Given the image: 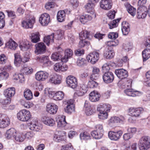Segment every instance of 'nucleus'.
<instances>
[{"label":"nucleus","mask_w":150,"mask_h":150,"mask_svg":"<svg viewBox=\"0 0 150 150\" xmlns=\"http://www.w3.org/2000/svg\"><path fill=\"white\" fill-rule=\"evenodd\" d=\"M57 121V126L59 127H64L67 124L66 121L65 116L64 115H59Z\"/></svg>","instance_id":"obj_27"},{"label":"nucleus","mask_w":150,"mask_h":150,"mask_svg":"<svg viewBox=\"0 0 150 150\" xmlns=\"http://www.w3.org/2000/svg\"><path fill=\"white\" fill-rule=\"evenodd\" d=\"M88 87L87 85L85 84H81L79 86L77 89L74 93V95H77L79 96H83L86 93L88 90Z\"/></svg>","instance_id":"obj_8"},{"label":"nucleus","mask_w":150,"mask_h":150,"mask_svg":"<svg viewBox=\"0 0 150 150\" xmlns=\"http://www.w3.org/2000/svg\"><path fill=\"white\" fill-rule=\"evenodd\" d=\"M73 103V100L71 99L67 101V105L65 108L64 110L68 114H71L74 111V106Z\"/></svg>","instance_id":"obj_19"},{"label":"nucleus","mask_w":150,"mask_h":150,"mask_svg":"<svg viewBox=\"0 0 150 150\" xmlns=\"http://www.w3.org/2000/svg\"><path fill=\"white\" fill-rule=\"evenodd\" d=\"M127 11L132 16H134L135 15L136 9L133 7L130 6L127 8Z\"/></svg>","instance_id":"obj_59"},{"label":"nucleus","mask_w":150,"mask_h":150,"mask_svg":"<svg viewBox=\"0 0 150 150\" xmlns=\"http://www.w3.org/2000/svg\"><path fill=\"white\" fill-rule=\"evenodd\" d=\"M30 56L29 52H25L23 57L22 59V61L24 63L28 61L30 59Z\"/></svg>","instance_id":"obj_60"},{"label":"nucleus","mask_w":150,"mask_h":150,"mask_svg":"<svg viewBox=\"0 0 150 150\" xmlns=\"http://www.w3.org/2000/svg\"><path fill=\"white\" fill-rule=\"evenodd\" d=\"M30 37L31 41L33 43H36L40 41V35L38 32L32 33Z\"/></svg>","instance_id":"obj_43"},{"label":"nucleus","mask_w":150,"mask_h":150,"mask_svg":"<svg viewBox=\"0 0 150 150\" xmlns=\"http://www.w3.org/2000/svg\"><path fill=\"white\" fill-rule=\"evenodd\" d=\"M42 128V125H38L37 122L34 123V122H32L30 123V129L32 130L38 131Z\"/></svg>","instance_id":"obj_41"},{"label":"nucleus","mask_w":150,"mask_h":150,"mask_svg":"<svg viewBox=\"0 0 150 150\" xmlns=\"http://www.w3.org/2000/svg\"><path fill=\"white\" fill-rule=\"evenodd\" d=\"M48 74L46 71H40L35 74L36 79L38 81H44L48 77Z\"/></svg>","instance_id":"obj_17"},{"label":"nucleus","mask_w":150,"mask_h":150,"mask_svg":"<svg viewBox=\"0 0 150 150\" xmlns=\"http://www.w3.org/2000/svg\"><path fill=\"white\" fill-rule=\"evenodd\" d=\"M147 13H148L147 9L146 6L140 7L137 9V18L138 19L144 18L146 17Z\"/></svg>","instance_id":"obj_7"},{"label":"nucleus","mask_w":150,"mask_h":150,"mask_svg":"<svg viewBox=\"0 0 150 150\" xmlns=\"http://www.w3.org/2000/svg\"><path fill=\"white\" fill-rule=\"evenodd\" d=\"M73 55L72 50L71 49H67L65 51V55L62 57V62H66L68 59L71 57Z\"/></svg>","instance_id":"obj_32"},{"label":"nucleus","mask_w":150,"mask_h":150,"mask_svg":"<svg viewBox=\"0 0 150 150\" xmlns=\"http://www.w3.org/2000/svg\"><path fill=\"white\" fill-rule=\"evenodd\" d=\"M39 61L43 63L45 66H50L51 64V62L50 61L49 57L47 56L43 55L40 57Z\"/></svg>","instance_id":"obj_33"},{"label":"nucleus","mask_w":150,"mask_h":150,"mask_svg":"<svg viewBox=\"0 0 150 150\" xmlns=\"http://www.w3.org/2000/svg\"><path fill=\"white\" fill-rule=\"evenodd\" d=\"M35 21V18L33 17H28L22 22V26L25 28H33Z\"/></svg>","instance_id":"obj_4"},{"label":"nucleus","mask_w":150,"mask_h":150,"mask_svg":"<svg viewBox=\"0 0 150 150\" xmlns=\"http://www.w3.org/2000/svg\"><path fill=\"white\" fill-rule=\"evenodd\" d=\"M92 19V17L88 14L82 15L81 16L80 18V21L83 24L88 21L91 20Z\"/></svg>","instance_id":"obj_47"},{"label":"nucleus","mask_w":150,"mask_h":150,"mask_svg":"<svg viewBox=\"0 0 150 150\" xmlns=\"http://www.w3.org/2000/svg\"><path fill=\"white\" fill-rule=\"evenodd\" d=\"M124 92L127 96L132 97L139 96L143 94L142 92L132 88L126 89L125 90Z\"/></svg>","instance_id":"obj_18"},{"label":"nucleus","mask_w":150,"mask_h":150,"mask_svg":"<svg viewBox=\"0 0 150 150\" xmlns=\"http://www.w3.org/2000/svg\"><path fill=\"white\" fill-rule=\"evenodd\" d=\"M122 133V131L121 130L116 132L110 131L109 132L108 136L111 140L116 141L120 139Z\"/></svg>","instance_id":"obj_9"},{"label":"nucleus","mask_w":150,"mask_h":150,"mask_svg":"<svg viewBox=\"0 0 150 150\" xmlns=\"http://www.w3.org/2000/svg\"><path fill=\"white\" fill-rule=\"evenodd\" d=\"M143 61L147 60L150 57V49H146L144 50L142 52Z\"/></svg>","instance_id":"obj_48"},{"label":"nucleus","mask_w":150,"mask_h":150,"mask_svg":"<svg viewBox=\"0 0 150 150\" xmlns=\"http://www.w3.org/2000/svg\"><path fill=\"white\" fill-rule=\"evenodd\" d=\"M16 131L13 128H11L7 130L5 134L6 138L9 139L12 137H14L16 134Z\"/></svg>","instance_id":"obj_36"},{"label":"nucleus","mask_w":150,"mask_h":150,"mask_svg":"<svg viewBox=\"0 0 150 150\" xmlns=\"http://www.w3.org/2000/svg\"><path fill=\"white\" fill-rule=\"evenodd\" d=\"M140 150H147L150 148V137L148 136L142 137L139 141Z\"/></svg>","instance_id":"obj_1"},{"label":"nucleus","mask_w":150,"mask_h":150,"mask_svg":"<svg viewBox=\"0 0 150 150\" xmlns=\"http://www.w3.org/2000/svg\"><path fill=\"white\" fill-rule=\"evenodd\" d=\"M124 119V117L122 116H120L119 117H111L109 120V122L112 123L120 122H123Z\"/></svg>","instance_id":"obj_44"},{"label":"nucleus","mask_w":150,"mask_h":150,"mask_svg":"<svg viewBox=\"0 0 150 150\" xmlns=\"http://www.w3.org/2000/svg\"><path fill=\"white\" fill-rule=\"evenodd\" d=\"M10 124L9 118L5 115L0 114V128H4Z\"/></svg>","instance_id":"obj_10"},{"label":"nucleus","mask_w":150,"mask_h":150,"mask_svg":"<svg viewBox=\"0 0 150 150\" xmlns=\"http://www.w3.org/2000/svg\"><path fill=\"white\" fill-rule=\"evenodd\" d=\"M108 114L107 112L99 113L98 115V117L101 119L104 120L107 118Z\"/></svg>","instance_id":"obj_61"},{"label":"nucleus","mask_w":150,"mask_h":150,"mask_svg":"<svg viewBox=\"0 0 150 150\" xmlns=\"http://www.w3.org/2000/svg\"><path fill=\"white\" fill-rule=\"evenodd\" d=\"M115 73L117 76L120 79H125L128 76L127 71L123 69H116Z\"/></svg>","instance_id":"obj_14"},{"label":"nucleus","mask_w":150,"mask_h":150,"mask_svg":"<svg viewBox=\"0 0 150 150\" xmlns=\"http://www.w3.org/2000/svg\"><path fill=\"white\" fill-rule=\"evenodd\" d=\"M84 110L87 115H90L95 112L94 110L90 105L89 104L85 102L84 105Z\"/></svg>","instance_id":"obj_37"},{"label":"nucleus","mask_w":150,"mask_h":150,"mask_svg":"<svg viewBox=\"0 0 150 150\" xmlns=\"http://www.w3.org/2000/svg\"><path fill=\"white\" fill-rule=\"evenodd\" d=\"M32 46L30 42H25L23 45H20L19 47L21 50L23 51L27 50L28 49H31Z\"/></svg>","instance_id":"obj_46"},{"label":"nucleus","mask_w":150,"mask_h":150,"mask_svg":"<svg viewBox=\"0 0 150 150\" xmlns=\"http://www.w3.org/2000/svg\"><path fill=\"white\" fill-rule=\"evenodd\" d=\"M80 40L79 43V47H83L85 46H88L90 45L89 42L86 40L83 39H80Z\"/></svg>","instance_id":"obj_54"},{"label":"nucleus","mask_w":150,"mask_h":150,"mask_svg":"<svg viewBox=\"0 0 150 150\" xmlns=\"http://www.w3.org/2000/svg\"><path fill=\"white\" fill-rule=\"evenodd\" d=\"M144 109L142 107H131L129 108L128 112L132 117H139L141 114L143 113Z\"/></svg>","instance_id":"obj_5"},{"label":"nucleus","mask_w":150,"mask_h":150,"mask_svg":"<svg viewBox=\"0 0 150 150\" xmlns=\"http://www.w3.org/2000/svg\"><path fill=\"white\" fill-rule=\"evenodd\" d=\"M13 79L16 80H18V82L21 83H23L24 81V77L22 74H15L13 75Z\"/></svg>","instance_id":"obj_50"},{"label":"nucleus","mask_w":150,"mask_h":150,"mask_svg":"<svg viewBox=\"0 0 150 150\" xmlns=\"http://www.w3.org/2000/svg\"><path fill=\"white\" fill-rule=\"evenodd\" d=\"M64 34L63 31L60 30H57L55 33L54 36L55 38L58 40H60L62 39Z\"/></svg>","instance_id":"obj_53"},{"label":"nucleus","mask_w":150,"mask_h":150,"mask_svg":"<svg viewBox=\"0 0 150 150\" xmlns=\"http://www.w3.org/2000/svg\"><path fill=\"white\" fill-rule=\"evenodd\" d=\"M99 0H89L88 3L85 6V8L88 12L92 11L95 5Z\"/></svg>","instance_id":"obj_29"},{"label":"nucleus","mask_w":150,"mask_h":150,"mask_svg":"<svg viewBox=\"0 0 150 150\" xmlns=\"http://www.w3.org/2000/svg\"><path fill=\"white\" fill-rule=\"evenodd\" d=\"M114 51L109 48L105 49L104 52V56L107 59H110L115 55Z\"/></svg>","instance_id":"obj_35"},{"label":"nucleus","mask_w":150,"mask_h":150,"mask_svg":"<svg viewBox=\"0 0 150 150\" xmlns=\"http://www.w3.org/2000/svg\"><path fill=\"white\" fill-rule=\"evenodd\" d=\"M18 120L22 121H27L30 118V112L25 109H23L20 111L17 114Z\"/></svg>","instance_id":"obj_3"},{"label":"nucleus","mask_w":150,"mask_h":150,"mask_svg":"<svg viewBox=\"0 0 150 150\" xmlns=\"http://www.w3.org/2000/svg\"><path fill=\"white\" fill-rule=\"evenodd\" d=\"M111 108V105L109 104H101L98 106L97 110L99 113L103 112H109Z\"/></svg>","instance_id":"obj_22"},{"label":"nucleus","mask_w":150,"mask_h":150,"mask_svg":"<svg viewBox=\"0 0 150 150\" xmlns=\"http://www.w3.org/2000/svg\"><path fill=\"white\" fill-rule=\"evenodd\" d=\"M61 76L60 75L55 74L50 77L49 81L54 84H58L61 83Z\"/></svg>","instance_id":"obj_26"},{"label":"nucleus","mask_w":150,"mask_h":150,"mask_svg":"<svg viewBox=\"0 0 150 150\" xmlns=\"http://www.w3.org/2000/svg\"><path fill=\"white\" fill-rule=\"evenodd\" d=\"M66 83L69 87L74 89L78 85L77 80L76 77L73 76L67 78Z\"/></svg>","instance_id":"obj_11"},{"label":"nucleus","mask_w":150,"mask_h":150,"mask_svg":"<svg viewBox=\"0 0 150 150\" xmlns=\"http://www.w3.org/2000/svg\"><path fill=\"white\" fill-rule=\"evenodd\" d=\"M146 77L147 80L146 83L147 86H150V71H147L146 74Z\"/></svg>","instance_id":"obj_64"},{"label":"nucleus","mask_w":150,"mask_h":150,"mask_svg":"<svg viewBox=\"0 0 150 150\" xmlns=\"http://www.w3.org/2000/svg\"><path fill=\"white\" fill-rule=\"evenodd\" d=\"M103 72L105 74L107 72H110L109 71L110 68L109 65L107 64H104L102 67Z\"/></svg>","instance_id":"obj_63"},{"label":"nucleus","mask_w":150,"mask_h":150,"mask_svg":"<svg viewBox=\"0 0 150 150\" xmlns=\"http://www.w3.org/2000/svg\"><path fill=\"white\" fill-rule=\"evenodd\" d=\"M88 85L90 88H93L97 87L98 83L95 81L90 80L88 82Z\"/></svg>","instance_id":"obj_58"},{"label":"nucleus","mask_w":150,"mask_h":150,"mask_svg":"<svg viewBox=\"0 0 150 150\" xmlns=\"http://www.w3.org/2000/svg\"><path fill=\"white\" fill-rule=\"evenodd\" d=\"M120 19L121 18H118L110 21L108 24L109 28L112 29L117 27L118 25V23L120 21Z\"/></svg>","instance_id":"obj_49"},{"label":"nucleus","mask_w":150,"mask_h":150,"mask_svg":"<svg viewBox=\"0 0 150 150\" xmlns=\"http://www.w3.org/2000/svg\"><path fill=\"white\" fill-rule=\"evenodd\" d=\"M104 133V130L102 125L98 124L96 126V130L91 132V135L96 139H99L102 138Z\"/></svg>","instance_id":"obj_2"},{"label":"nucleus","mask_w":150,"mask_h":150,"mask_svg":"<svg viewBox=\"0 0 150 150\" xmlns=\"http://www.w3.org/2000/svg\"><path fill=\"white\" fill-rule=\"evenodd\" d=\"M35 53L37 54H41L44 53L46 51V46L43 42H39L35 45Z\"/></svg>","instance_id":"obj_16"},{"label":"nucleus","mask_w":150,"mask_h":150,"mask_svg":"<svg viewBox=\"0 0 150 150\" xmlns=\"http://www.w3.org/2000/svg\"><path fill=\"white\" fill-rule=\"evenodd\" d=\"M54 35L53 33L52 34L45 36L44 38V42L45 43L47 46H49L50 43L54 42Z\"/></svg>","instance_id":"obj_39"},{"label":"nucleus","mask_w":150,"mask_h":150,"mask_svg":"<svg viewBox=\"0 0 150 150\" xmlns=\"http://www.w3.org/2000/svg\"><path fill=\"white\" fill-rule=\"evenodd\" d=\"M39 21L42 25H47L50 21L49 15L46 13L42 14L40 17Z\"/></svg>","instance_id":"obj_13"},{"label":"nucleus","mask_w":150,"mask_h":150,"mask_svg":"<svg viewBox=\"0 0 150 150\" xmlns=\"http://www.w3.org/2000/svg\"><path fill=\"white\" fill-rule=\"evenodd\" d=\"M122 31L123 35H126L130 31V28L128 23L125 22L122 25Z\"/></svg>","instance_id":"obj_40"},{"label":"nucleus","mask_w":150,"mask_h":150,"mask_svg":"<svg viewBox=\"0 0 150 150\" xmlns=\"http://www.w3.org/2000/svg\"><path fill=\"white\" fill-rule=\"evenodd\" d=\"M58 109V106L54 103H49L46 106V110L51 114H56Z\"/></svg>","instance_id":"obj_20"},{"label":"nucleus","mask_w":150,"mask_h":150,"mask_svg":"<svg viewBox=\"0 0 150 150\" xmlns=\"http://www.w3.org/2000/svg\"><path fill=\"white\" fill-rule=\"evenodd\" d=\"M5 45L6 47L13 50H15L18 46L17 44L11 39H10L6 43Z\"/></svg>","instance_id":"obj_38"},{"label":"nucleus","mask_w":150,"mask_h":150,"mask_svg":"<svg viewBox=\"0 0 150 150\" xmlns=\"http://www.w3.org/2000/svg\"><path fill=\"white\" fill-rule=\"evenodd\" d=\"M15 93V89L14 87L8 88L5 89L4 91V94L5 97L7 98H11Z\"/></svg>","instance_id":"obj_24"},{"label":"nucleus","mask_w":150,"mask_h":150,"mask_svg":"<svg viewBox=\"0 0 150 150\" xmlns=\"http://www.w3.org/2000/svg\"><path fill=\"white\" fill-rule=\"evenodd\" d=\"M24 96L27 100H31L33 98V94L29 89H27L24 92Z\"/></svg>","instance_id":"obj_52"},{"label":"nucleus","mask_w":150,"mask_h":150,"mask_svg":"<svg viewBox=\"0 0 150 150\" xmlns=\"http://www.w3.org/2000/svg\"><path fill=\"white\" fill-rule=\"evenodd\" d=\"M80 39L91 40L92 36L90 33L86 30L82 31L79 34Z\"/></svg>","instance_id":"obj_30"},{"label":"nucleus","mask_w":150,"mask_h":150,"mask_svg":"<svg viewBox=\"0 0 150 150\" xmlns=\"http://www.w3.org/2000/svg\"><path fill=\"white\" fill-rule=\"evenodd\" d=\"M14 138L17 141L21 142L23 141L24 139V136L20 133H16V136L14 137Z\"/></svg>","instance_id":"obj_56"},{"label":"nucleus","mask_w":150,"mask_h":150,"mask_svg":"<svg viewBox=\"0 0 150 150\" xmlns=\"http://www.w3.org/2000/svg\"><path fill=\"white\" fill-rule=\"evenodd\" d=\"M14 63L16 66L18 67L22 66L24 64L22 61V59L20 55L18 53H16L14 54Z\"/></svg>","instance_id":"obj_34"},{"label":"nucleus","mask_w":150,"mask_h":150,"mask_svg":"<svg viewBox=\"0 0 150 150\" xmlns=\"http://www.w3.org/2000/svg\"><path fill=\"white\" fill-rule=\"evenodd\" d=\"M23 66H24V65L23 64ZM21 67H22L21 71L23 74L25 73L26 74H30L33 70L32 69H29L28 68L26 67H23V65H22Z\"/></svg>","instance_id":"obj_57"},{"label":"nucleus","mask_w":150,"mask_h":150,"mask_svg":"<svg viewBox=\"0 0 150 150\" xmlns=\"http://www.w3.org/2000/svg\"><path fill=\"white\" fill-rule=\"evenodd\" d=\"M80 137L81 140H87L90 139L91 137L89 133L87 132H84L80 133Z\"/></svg>","instance_id":"obj_51"},{"label":"nucleus","mask_w":150,"mask_h":150,"mask_svg":"<svg viewBox=\"0 0 150 150\" xmlns=\"http://www.w3.org/2000/svg\"><path fill=\"white\" fill-rule=\"evenodd\" d=\"M42 120L45 125L47 126H52L55 124L54 120L50 117H42Z\"/></svg>","instance_id":"obj_31"},{"label":"nucleus","mask_w":150,"mask_h":150,"mask_svg":"<svg viewBox=\"0 0 150 150\" xmlns=\"http://www.w3.org/2000/svg\"><path fill=\"white\" fill-rule=\"evenodd\" d=\"M70 12V11L68 10L67 9L59 11L57 15V18L58 21L59 22H62L64 21L65 19V13L69 14Z\"/></svg>","instance_id":"obj_23"},{"label":"nucleus","mask_w":150,"mask_h":150,"mask_svg":"<svg viewBox=\"0 0 150 150\" xmlns=\"http://www.w3.org/2000/svg\"><path fill=\"white\" fill-rule=\"evenodd\" d=\"M64 96V94L63 92L59 91L55 93L53 96L54 100H62Z\"/></svg>","instance_id":"obj_42"},{"label":"nucleus","mask_w":150,"mask_h":150,"mask_svg":"<svg viewBox=\"0 0 150 150\" xmlns=\"http://www.w3.org/2000/svg\"><path fill=\"white\" fill-rule=\"evenodd\" d=\"M100 5L102 9L108 10L112 8V1L111 0H101L100 2Z\"/></svg>","instance_id":"obj_15"},{"label":"nucleus","mask_w":150,"mask_h":150,"mask_svg":"<svg viewBox=\"0 0 150 150\" xmlns=\"http://www.w3.org/2000/svg\"><path fill=\"white\" fill-rule=\"evenodd\" d=\"M63 54V52L62 51H58L54 52L51 55V59L53 61H59L61 60L62 58V55Z\"/></svg>","instance_id":"obj_28"},{"label":"nucleus","mask_w":150,"mask_h":150,"mask_svg":"<svg viewBox=\"0 0 150 150\" xmlns=\"http://www.w3.org/2000/svg\"><path fill=\"white\" fill-rule=\"evenodd\" d=\"M103 81L106 83H112L114 79V75L112 72H107L104 74L102 76Z\"/></svg>","instance_id":"obj_12"},{"label":"nucleus","mask_w":150,"mask_h":150,"mask_svg":"<svg viewBox=\"0 0 150 150\" xmlns=\"http://www.w3.org/2000/svg\"><path fill=\"white\" fill-rule=\"evenodd\" d=\"M100 95L97 91H94L89 94V99L92 102H95L99 100Z\"/></svg>","instance_id":"obj_25"},{"label":"nucleus","mask_w":150,"mask_h":150,"mask_svg":"<svg viewBox=\"0 0 150 150\" xmlns=\"http://www.w3.org/2000/svg\"><path fill=\"white\" fill-rule=\"evenodd\" d=\"M66 133L64 131L60 132L59 134L54 135L53 139L56 142H59L61 141H65L66 139Z\"/></svg>","instance_id":"obj_21"},{"label":"nucleus","mask_w":150,"mask_h":150,"mask_svg":"<svg viewBox=\"0 0 150 150\" xmlns=\"http://www.w3.org/2000/svg\"><path fill=\"white\" fill-rule=\"evenodd\" d=\"M22 105L25 108H29L33 106V104L31 102L28 101H25L23 100L21 102Z\"/></svg>","instance_id":"obj_55"},{"label":"nucleus","mask_w":150,"mask_h":150,"mask_svg":"<svg viewBox=\"0 0 150 150\" xmlns=\"http://www.w3.org/2000/svg\"><path fill=\"white\" fill-rule=\"evenodd\" d=\"M87 61L86 60L81 57H79L77 59V65L79 67H83L87 65Z\"/></svg>","instance_id":"obj_45"},{"label":"nucleus","mask_w":150,"mask_h":150,"mask_svg":"<svg viewBox=\"0 0 150 150\" xmlns=\"http://www.w3.org/2000/svg\"><path fill=\"white\" fill-rule=\"evenodd\" d=\"M86 58L88 62L93 64H95L99 58V53L96 52H93L88 55Z\"/></svg>","instance_id":"obj_6"},{"label":"nucleus","mask_w":150,"mask_h":150,"mask_svg":"<svg viewBox=\"0 0 150 150\" xmlns=\"http://www.w3.org/2000/svg\"><path fill=\"white\" fill-rule=\"evenodd\" d=\"M62 150H74L73 146L71 143L62 146Z\"/></svg>","instance_id":"obj_62"}]
</instances>
